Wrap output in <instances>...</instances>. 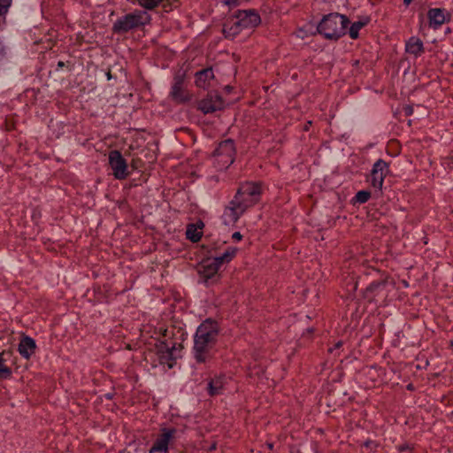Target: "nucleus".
Instances as JSON below:
<instances>
[{"label": "nucleus", "mask_w": 453, "mask_h": 453, "mask_svg": "<svg viewBox=\"0 0 453 453\" xmlns=\"http://www.w3.org/2000/svg\"><path fill=\"white\" fill-rule=\"evenodd\" d=\"M260 195L259 184L252 182L242 184L224 211L222 215L224 223L226 225L234 224L249 207L259 201Z\"/></svg>", "instance_id": "nucleus-1"}, {"label": "nucleus", "mask_w": 453, "mask_h": 453, "mask_svg": "<svg viewBox=\"0 0 453 453\" xmlns=\"http://www.w3.org/2000/svg\"><path fill=\"white\" fill-rule=\"evenodd\" d=\"M260 16L252 9L239 11L224 25L223 33L226 37L234 38L242 29L252 28L260 23Z\"/></svg>", "instance_id": "nucleus-2"}, {"label": "nucleus", "mask_w": 453, "mask_h": 453, "mask_svg": "<svg viewBox=\"0 0 453 453\" xmlns=\"http://www.w3.org/2000/svg\"><path fill=\"white\" fill-rule=\"evenodd\" d=\"M349 23L346 16L334 12L324 16L317 29L325 38L337 40L345 35Z\"/></svg>", "instance_id": "nucleus-3"}, {"label": "nucleus", "mask_w": 453, "mask_h": 453, "mask_svg": "<svg viewBox=\"0 0 453 453\" xmlns=\"http://www.w3.org/2000/svg\"><path fill=\"white\" fill-rule=\"evenodd\" d=\"M150 19V15L147 12L135 10L119 18L113 23L112 30L117 34H124L149 24Z\"/></svg>", "instance_id": "nucleus-4"}, {"label": "nucleus", "mask_w": 453, "mask_h": 453, "mask_svg": "<svg viewBox=\"0 0 453 453\" xmlns=\"http://www.w3.org/2000/svg\"><path fill=\"white\" fill-rule=\"evenodd\" d=\"M236 248H227V250L220 256L216 257H209L202 261L199 265L198 273L204 282L213 279L223 263L230 262L235 256Z\"/></svg>", "instance_id": "nucleus-5"}, {"label": "nucleus", "mask_w": 453, "mask_h": 453, "mask_svg": "<svg viewBox=\"0 0 453 453\" xmlns=\"http://www.w3.org/2000/svg\"><path fill=\"white\" fill-rule=\"evenodd\" d=\"M234 154L235 149L232 140L228 139L220 142L214 153L217 167L220 170L227 168L233 164Z\"/></svg>", "instance_id": "nucleus-6"}, {"label": "nucleus", "mask_w": 453, "mask_h": 453, "mask_svg": "<svg viewBox=\"0 0 453 453\" xmlns=\"http://www.w3.org/2000/svg\"><path fill=\"white\" fill-rule=\"evenodd\" d=\"M236 388L235 382L229 376H218L208 383V393L210 395H232Z\"/></svg>", "instance_id": "nucleus-7"}, {"label": "nucleus", "mask_w": 453, "mask_h": 453, "mask_svg": "<svg viewBox=\"0 0 453 453\" xmlns=\"http://www.w3.org/2000/svg\"><path fill=\"white\" fill-rule=\"evenodd\" d=\"M177 435L176 428H162L161 434L151 447L150 453H167L169 443L175 440Z\"/></svg>", "instance_id": "nucleus-8"}, {"label": "nucleus", "mask_w": 453, "mask_h": 453, "mask_svg": "<svg viewBox=\"0 0 453 453\" xmlns=\"http://www.w3.org/2000/svg\"><path fill=\"white\" fill-rule=\"evenodd\" d=\"M109 164L112 174L117 180H124L128 175L127 164L119 150H111L109 154Z\"/></svg>", "instance_id": "nucleus-9"}, {"label": "nucleus", "mask_w": 453, "mask_h": 453, "mask_svg": "<svg viewBox=\"0 0 453 453\" xmlns=\"http://www.w3.org/2000/svg\"><path fill=\"white\" fill-rule=\"evenodd\" d=\"M185 74H178L173 79L170 96L176 103H186L191 99L188 91L184 88Z\"/></svg>", "instance_id": "nucleus-10"}, {"label": "nucleus", "mask_w": 453, "mask_h": 453, "mask_svg": "<svg viewBox=\"0 0 453 453\" xmlns=\"http://www.w3.org/2000/svg\"><path fill=\"white\" fill-rule=\"evenodd\" d=\"M218 336V325L211 320H206L202 323L196 333L195 339L203 341L204 342L213 343Z\"/></svg>", "instance_id": "nucleus-11"}, {"label": "nucleus", "mask_w": 453, "mask_h": 453, "mask_svg": "<svg viewBox=\"0 0 453 453\" xmlns=\"http://www.w3.org/2000/svg\"><path fill=\"white\" fill-rule=\"evenodd\" d=\"M388 173V165L382 159L377 160L372 169L371 184L378 189H381L384 179Z\"/></svg>", "instance_id": "nucleus-12"}, {"label": "nucleus", "mask_w": 453, "mask_h": 453, "mask_svg": "<svg viewBox=\"0 0 453 453\" xmlns=\"http://www.w3.org/2000/svg\"><path fill=\"white\" fill-rule=\"evenodd\" d=\"M224 107V102L219 95H208L201 100L198 104L199 110L203 113H211L221 110Z\"/></svg>", "instance_id": "nucleus-13"}, {"label": "nucleus", "mask_w": 453, "mask_h": 453, "mask_svg": "<svg viewBox=\"0 0 453 453\" xmlns=\"http://www.w3.org/2000/svg\"><path fill=\"white\" fill-rule=\"evenodd\" d=\"M35 341L29 336L23 335L18 346L19 355L25 359H29L35 353Z\"/></svg>", "instance_id": "nucleus-14"}, {"label": "nucleus", "mask_w": 453, "mask_h": 453, "mask_svg": "<svg viewBox=\"0 0 453 453\" xmlns=\"http://www.w3.org/2000/svg\"><path fill=\"white\" fill-rule=\"evenodd\" d=\"M429 24L434 28L441 27L449 19V14L441 8H434L428 12Z\"/></svg>", "instance_id": "nucleus-15"}, {"label": "nucleus", "mask_w": 453, "mask_h": 453, "mask_svg": "<svg viewBox=\"0 0 453 453\" xmlns=\"http://www.w3.org/2000/svg\"><path fill=\"white\" fill-rule=\"evenodd\" d=\"M214 81V73L211 68L203 69L196 73V85L203 89L209 88Z\"/></svg>", "instance_id": "nucleus-16"}, {"label": "nucleus", "mask_w": 453, "mask_h": 453, "mask_svg": "<svg viewBox=\"0 0 453 453\" xmlns=\"http://www.w3.org/2000/svg\"><path fill=\"white\" fill-rule=\"evenodd\" d=\"M213 343L204 342L203 341L195 339L194 354L198 362H203L211 352Z\"/></svg>", "instance_id": "nucleus-17"}, {"label": "nucleus", "mask_w": 453, "mask_h": 453, "mask_svg": "<svg viewBox=\"0 0 453 453\" xmlns=\"http://www.w3.org/2000/svg\"><path fill=\"white\" fill-rule=\"evenodd\" d=\"M405 50L408 54L418 58L424 53V45L422 41L415 36L411 37L405 44Z\"/></svg>", "instance_id": "nucleus-18"}, {"label": "nucleus", "mask_w": 453, "mask_h": 453, "mask_svg": "<svg viewBox=\"0 0 453 453\" xmlns=\"http://www.w3.org/2000/svg\"><path fill=\"white\" fill-rule=\"evenodd\" d=\"M368 22L369 19L367 18L364 19L363 20L354 22L349 27V36L352 39H357L358 37L360 29L363 28Z\"/></svg>", "instance_id": "nucleus-19"}, {"label": "nucleus", "mask_w": 453, "mask_h": 453, "mask_svg": "<svg viewBox=\"0 0 453 453\" xmlns=\"http://www.w3.org/2000/svg\"><path fill=\"white\" fill-rule=\"evenodd\" d=\"M5 352H0V379H8L12 376V369L6 365Z\"/></svg>", "instance_id": "nucleus-20"}, {"label": "nucleus", "mask_w": 453, "mask_h": 453, "mask_svg": "<svg viewBox=\"0 0 453 453\" xmlns=\"http://www.w3.org/2000/svg\"><path fill=\"white\" fill-rule=\"evenodd\" d=\"M133 3H137L141 7L145 10H153L157 7L164 0H131Z\"/></svg>", "instance_id": "nucleus-21"}, {"label": "nucleus", "mask_w": 453, "mask_h": 453, "mask_svg": "<svg viewBox=\"0 0 453 453\" xmlns=\"http://www.w3.org/2000/svg\"><path fill=\"white\" fill-rule=\"evenodd\" d=\"M186 234L188 239L191 240L192 242H197L202 236V232L194 225H190L188 226Z\"/></svg>", "instance_id": "nucleus-22"}, {"label": "nucleus", "mask_w": 453, "mask_h": 453, "mask_svg": "<svg viewBox=\"0 0 453 453\" xmlns=\"http://www.w3.org/2000/svg\"><path fill=\"white\" fill-rule=\"evenodd\" d=\"M370 196V192L365 190H360L356 194L355 200L359 203H364L369 200Z\"/></svg>", "instance_id": "nucleus-23"}, {"label": "nucleus", "mask_w": 453, "mask_h": 453, "mask_svg": "<svg viewBox=\"0 0 453 453\" xmlns=\"http://www.w3.org/2000/svg\"><path fill=\"white\" fill-rule=\"evenodd\" d=\"M12 0H0V15L5 13L11 6Z\"/></svg>", "instance_id": "nucleus-24"}, {"label": "nucleus", "mask_w": 453, "mask_h": 453, "mask_svg": "<svg viewBox=\"0 0 453 453\" xmlns=\"http://www.w3.org/2000/svg\"><path fill=\"white\" fill-rule=\"evenodd\" d=\"M242 234H241L239 232H235V233H234V234H233V235H232V238H233L234 241H236V242L241 241V240H242Z\"/></svg>", "instance_id": "nucleus-25"}, {"label": "nucleus", "mask_w": 453, "mask_h": 453, "mask_svg": "<svg viewBox=\"0 0 453 453\" xmlns=\"http://www.w3.org/2000/svg\"><path fill=\"white\" fill-rule=\"evenodd\" d=\"M409 449H411V447H410L409 444H403V445H401V446L398 447V450L400 452H403V451L409 450Z\"/></svg>", "instance_id": "nucleus-26"}, {"label": "nucleus", "mask_w": 453, "mask_h": 453, "mask_svg": "<svg viewBox=\"0 0 453 453\" xmlns=\"http://www.w3.org/2000/svg\"><path fill=\"white\" fill-rule=\"evenodd\" d=\"M296 35L303 39L305 36H307V34L303 29H300L296 32Z\"/></svg>", "instance_id": "nucleus-27"}, {"label": "nucleus", "mask_w": 453, "mask_h": 453, "mask_svg": "<svg viewBox=\"0 0 453 453\" xmlns=\"http://www.w3.org/2000/svg\"><path fill=\"white\" fill-rule=\"evenodd\" d=\"M220 1L226 5L234 4L237 2V0H220Z\"/></svg>", "instance_id": "nucleus-28"}, {"label": "nucleus", "mask_w": 453, "mask_h": 453, "mask_svg": "<svg viewBox=\"0 0 453 453\" xmlns=\"http://www.w3.org/2000/svg\"><path fill=\"white\" fill-rule=\"evenodd\" d=\"M177 349H178L175 346H173L170 351V356L175 357H176L175 352L177 351Z\"/></svg>", "instance_id": "nucleus-29"}, {"label": "nucleus", "mask_w": 453, "mask_h": 453, "mask_svg": "<svg viewBox=\"0 0 453 453\" xmlns=\"http://www.w3.org/2000/svg\"><path fill=\"white\" fill-rule=\"evenodd\" d=\"M4 50L2 44L0 43V61L4 58Z\"/></svg>", "instance_id": "nucleus-30"}, {"label": "nucleus", "mask_w": 453, "mask_h": 453, "mask_svg": "<svg viewBox=\"0 0 453 453\" xmlns=\"http://www.w3.org/2000/svg\"><path fill=\"white\" fill-rule=\"evenodd\" d=\"M412 0H403V3L408 5L411 3Z\"/></svg>", "instance_id": "nucleus-31"}, {"label": "nucleus", "mask_w": 453, "mask_h": 453, "mask_svg": "<svg viewBox=\"0 0 453 453\" xmlns=\"http://www.w3.org/2000/svg\"><path fill=\"white\" fill-rule=\"evenodd\" d=\"M406 113L407 114H411V108H407L406 109Z\"/></svg>", "instance_id": "nucleus-32"}, {"label": "nucleus", "mask_w": 453, "mask_h": 453, "mask_svg": "<svg viewBox=\"0 0 453 453\" xmlns=\"http://www.w3.org/2000/svg\"><path fill=\"white\" fill-rule=\"evenodd\" d=\"M381 285H382L381 283H376V286H377V287H380ZM373 286H375V284H372V285H371V287H373Z\"/></svg>", "instance_id": "nucleus-33"}, {"label": "nucleus", "mask_w": 453, "mask_h": 453, "mask_svg": "<svg viewBox=\"0 0 453 453\" xmlns=\"http://www.w3.org/2000/svg\"><path fill=\"white\" fill-rule=\"evenodd\" d=\"M341 345H342V342H338V343L336 344V347L338 348V347H340Z\"/></svg>", "instance_id": "nucleus-34"}]
</instances>
